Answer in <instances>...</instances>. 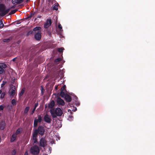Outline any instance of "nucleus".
<instances>
[{
  "mask_svg": "<svg viewBox=\"0 0 155 155\" xmlns=\"http://www.w3.org/2000/svg\"><path fill=\"white\" fill-rule=\"evenodd\" d=\"M50 113L53 118L56 117L57 116H61L62 114L61 109L59 107H57L56 109L54 107H50Z\"/></svg>",
  "mask_w": 155,
  "mask_h": 155,
  "instance_id": "1",
  "label": "nucleus"
},
{
  "mask_svg": "<svg viewBox=\"0 0 155 155\" xmlns=\"http://www.w3.org/2000/svg\"><path fill=\"white\" fill-rule=\"evenodd\" d=\"M9 11V9H5V5L3 4H0V12H1L0 15L2 16H3L8 13Z\"/></svg>",
  "mask_w": 155,
  "mask_h": 155,
  "instance_id": "2",
  "label": "nucleus"
},
{
  "mask_svg": "<svg viewBox=\"0 0 155 155\" xmlns=\"http://www.w3.org/2000/svg\"><path fill=\"white\" fill-rule=\"evenodd\" d=\"M34 132H36L37 134H40L41 136L43 135L45 133V129L44 127L42 126H38V129L35 130Z\"/></svg>",
  "mask_w": 155,
  "mask_h": 155,
  "instance_id": "3",
  "label": "nucleus"
},
{
  "mask_svg": "<svg viewBox=\"0 0 155 155\" xmlns=\"http://www.w3.org/2000/svg\"><path fill=\"white\" fill-rule=\"evenodd\" d=\"M30 151L33 154L35 155L39 153V150L38 147L37 146L35 145L31 147Z\"/></svg>",
  "mask_w": 155,
  "mask_h": 155,
  "instance_id": "4",
  "label": "nucleus"
},
{
  "mask_svg": "<svg viewBox=\"0 0 155 155\" xmlns=\"http://www.w3.org/2000/svg\"><path fill=\"white\" fill-rule=\"evenodd\" d=\"M55 96V97H56V102L57 104L58 105L63 106L65 104V102L60 97H58V94L56 95H53V97Z\"/></svg>",
  "mask_w": 155,
  "mask_h": 155,
  "instance_id": "5",
  "label": "nucleus"
},
{
  "mask_svg": "<svg viewBox=\"0 0 155 155\" xmlns=\"http://www.w3.org/2000/svg\"><path fill=\"white\" fill-rule=\"evenodd\" d=\"M15 87L14 85H11L9 92V94L10 96H14L15 95Z\"/></svg>",
  "mask_w": 155,
  "mask_h": 155,
  "instance_id": "6",
  "label": "nucleus"
},
{
  "mask_svg": "<svg viewBox=\"0 0 155 155\" xmlns=\"http://www.w3.org/2000/svg\"><path fill=\"white\" fill-rule=\"evenodd\" d=\"M7 66L5 64L0 63V74H2L5 72L4 69Z\"/></svg>",
  "mask_w": 155,
  "mask_h": 155,
  "instance_id": "7",
  "label": "nucleus"
},
{
  "mask_svg": "<svg viewBox=\"0 0 155 155\" xmlns=\"http://www.w3.org/2000/svg\"><path fill=\"white\" fill-rule=\"evenodd\" d=\"M44 119V121L48 123H51L52 120L51 117L47 114L45 115Z\"/></svg>",
  "mask_w": 155,
  "mask_h": 155,
  "instance_id": "8",
  "label": "nucleus"
},
{
  "mask_svg": "<svg viewBox=\"0 0 155 155\" xmlns=\"http://www.w3.org/2000/svg\"><path fill=\"white\" fill-rule=\"evenodd\" d=\"M46 141L43 138H41L40 140L39 146L41 147H44L46 144Z\"/></svg>",
  "mask_w": 155,
  "mask_h": 155,
  "instance_id": "9",
  "label": "nucleus"
},
{
  "mask_svg": "<svg viewBox=\"0 0 155 155\" xmlns=\"http://www.w3.org/2000/svg\"><path fill=\"white\" fill-rule=\"evenodd\" d=\"M51 23L52 21L51 19H47L46 23L44 24V28H48L51 25Z\"/></svg>",
  "mask_w": 155,
  "mask_h": 155,
  "instance_id": "10",
  "label": "nucleus"
},
{
  "mask_svg": "<svg viewBox=\"0 0 155 155\" xmlns=\"http://www.w3.org/2000/svg\"><path fill=\"white\" fill-rule=\"evenodd\" d=\"M41 32L40 31H38L35 35V39L37 40H39L41 39Z\"/></svg>",
  "mask_w": 155,
  "mask_h": 155,
  "instance_id": "11",
  "label": "nucleus"
},
{
  "mask_svg": "<svg viewBox=\"0 0 155 155\" xmlns=\"http://www.w3.org/2000/svg\"><path fill=\"white\" fill-rule=\"evenodd\" d=\"M64 99L66 102H71L72 100L71 97L68 94H66L65 96L64 97Z\"/></svg>",
  "mask_w": 155,
  "mask_h": 155,
  "instance_id": "12",
  "label": "nucleus"
},
{
  "mask_svg": "<svg viewBox=\"0 0 155 155\" xmlns=\"http://www.w3.org/2000/svg\"><path fill=\"white\" fill-rule=\"evenodd\" d=\"M68 112H69L70 115H68V120L70 121H72L73 120L74 118L72 116V112L71 110L70 109H68Z\"/></svg>",
  "mask_w": 155,
  "mask_h": 155,
  "instance_id": "13",
  "label": "nucleus"
},
{
  "mask_svg": "<svg viewBox=\"0 0 155 155\" xmlns=\"http://www.w3.org/2000/svg\"><path fill=\"white\" fill-rule=\"evenodd\" d=\"M25 90V88H23L21 90V91L19 92V99H21L22 98V96L24 93Z\"/></svg>",
  "mask_w": 155,
  "mask_h": 155,
  "instance_id": "14",
  "label": "nucleus"
},
{
  "mask_svg": "<svg viewBox=\"0 0 155 155\" xmlns=\"http://www.w3.org/2000/svg\"><path fill=\"white\" fill-rule=\"evenodd\" d=\"M23 131L22 128H20L17 129L15 132V134L16 135L19 134L20 133H21Z\"/></svg>",
  "mask_w": 155,
  "mask_h": 155,
  "instance_id": "15",
  "label": "nucleus"
},
{
  "mask_svg": "<svg viewBox=\"0 0 155 155\" xmlns=\"http://www.w3.org/2000/svg\"><path fill=\"white\" fill-rule=\"evenodd\" d=\"M17 137V136L15 134H13L11 138L10 141L11 142H13L16 139Z\"/></svg>",
  "mask_w": 155,
  "mask_h": 155,
  "instance_id": "16",
  "label": "nucleus"
},
{
  "mask_svg": "<svg viewBox=\"0 0 155 155\" xmlns=\"http://www.w3.org/2000/svg\"><path fill=\"white\" fill-rule=\"evenodd\" d=\"M55 104V102L54 100H52L49 104L48 107H54Z\"/></svg>",
  "mask_w": 155,
  "mask_h": 155,
  "instance_id": "17",
  "label": "nucleus"
},
{
  "mask_svg": "<svg viewBox=\"0 0 155 155\" xmlns=\"http://www.w3.org/2000/svg\"><path fill=\"white\" fill-rule=\"evenodd\" d=\"M41 27L39 26L36 27L33 29V31H41Z\"/></svg>",
  "mask_w": 155,
  "mask_h": 155,
  "instance_id": "18",
  "label": "nucleus"
},
{
  "mask_svg": "<svg viewBox=\"0 0 155 155\" xmlns=\"http://www.w3.org/2000/svg\"><path fill=\"white\" fill-rule=\"evenodd\" d=\"M66 94H65V91H61L60 95L61 97H64L65 96V95H66Z\"/></svg>",
  "mask_w": 155,
  "mask_h": 155,
  "instance_id": "19",
  "label": "nucleus"
},
{
  "mask_svg": "<svg viewBox=\"0 0 155 155\" xmlns=\"http://www.w3.org/2000/svg\"><path fill=\"white\" fill-rule=\"evenodd\" d=\"M38 134L36 132H35L34 131L33 133L32 138L33 140L37 139L36 137L37 136Z\"/></svg>",
  "mask_w": 155,
  "mask_h": 155,
  "instance_id": "20",
  "label": "nucleus"
},
{
  "mask_svg": "<svg viewBox=\"0 0 155 155\" xmlns=\"http://www.w3.org/2000/svg\"><path fill=\"white\" fill-rule=\"evenodd\" d=\"M74 104L77 106H79L80 105V103L77 100V99H76L75 100Z\"/></svg>",
  "mask_w": 155,
  "mask_h": 155,
  "instance_id": "21",
  "label": "nucleus"
},
{
  "mask_svg": "<svg viewBox=\"0 0 155 155\" xmlns=\"http://www.w3.org/2000/svg\"><path fill=\"white\" fill-rule=\"evenodd\" d=\"M5 92H3L2 93L1 96H0V98L1 99H2L5 96Z\"/></svg>",
  "mask_w": 155,
  "mask_h": 155,
  "instance_id": "22",
  "label": "nucleus"
},
{
  "mask_svg": "<svg viewBox=\"0 0 155 155\" xmlns=\"http://www.w3.org/2000/svg\"><path fill=\"white\" fill-rule=\"evenodd\" d=\"M36 120H37L39 122H41L42 120L41 116L40 115H38V119H36Z\"/></svg>",
  "mask_w": 155,
  "mask_h": 155,
  "instance_id": "23",
  "label": "nucleus"
},
{
  "mask_svg": "<svg viewBox=\"0 0 155 155\" xmlns=\"http://www.w3.org/2000/svg\"><path fill=\"white\" fill-rule=\"evenodd\" d=\"M61 60V58H59L55 59L54 61V62L55 63H57L58 62L60 61Z\"/></svg>",
  "mask_w": 155,
  "mask_h": 155,
  "instance_id": "24",
  "label": "nucleus"
},
{
  "mask_svg": "<svg viewBox=\"0 0 155 155\" xmlns=\"http://www.w3.org/2000/svg\"><path fill=\"white\" fill-rule=\"evenodd\" d=\"M58 5H59L58 4H57L54 5L53 7V9L54 10H57L58 9Z\"/></svg>",
  "mask_w": 155,
  "mask_h": 155,
  "instance_id": "25",
  "label": "nucleus"
},
{
  "mask_svg": "<svg viewBox=\"0 0 155 155\" xmlns=\"http://www.w3.org/2000/svg\"><path fill=\"white\" fill-rule=\"evenodd\" d=\"M4 26L2 20H0V28H2Z\"/></svg>",
  "mask_w": 155,
  "mask_h": 155,
  "instance_id": "26",
  "label": "nucleus"
},
{
  "mask_svg": "<svg viewBox=\"0 0 155 155\" xmlns=\"http://www.w3.org/2000/svg\"><path fill=\"white\" fill-rule=\"evenodd\" d=\"M11 39V38H10L7 39H4L3 40V41L5 42H8L10 41Z\"/></svg>",
  "mask_w": 155,
  "mask_h": 155,
  "instance_id": "27",
  "label": "nucleus"
},
{
  "mask_svg": "<svg viewBox=\"0 0 155 155\" xmlns=\"http://www.w3.org/2000/svg\"><path fill=\"white\" fill-rule=\"evenodd\" d=\"M17 11V10H14L11 11L9 13V15H11L15 14Z\"/></svg>",
  "mask_w": 155,
  "mask_h": 155,
  "instance_id": "28",
  "label": "nucleus"
},
{
  "mask_svg": "<svg viewBox=\"0 0 155 155\" xmlns=\"http://www.w3.org/2000/svg\"><path fill=\"white\" fill-rule=\"evenodd\" d=\"M38 122L37 120L36 119L34 120V127H36L37 126Z\"/></svg>",
  "mask_w": 155,
  "mask_h": 155,
  "instance_id": "29",
  "label": "nucleus"
},
{
  "mask_svg": "<svg viewBox=\"0 0 155 155\" xmlns=\"http://www.w3.org/2000/svg\"><path fill=\"white\" fill-rule=\"evenodd\" d=\"M66 86L65 85L63 86L61 89V91H66Z\"/></svg>",
  "mask_w": 155,
  "mask_h": 155,
  "instance_id": "30",
  "label": "nucleus"
},
{
  "mask_svg": "<svg viewBox=\"0 0 155 155\" xmlns=\"http://www.w3.org/2000/svg\"><path fill=\"white\" fill-rule=\"evenodd\" d=\"M64 48H59L58 49V51L60 53L62 52Z\"/></svg>",
  "mask_w": 155,
  "mask_h": 155,
  "instance_id": "31",
  "label": "nucleus"
},
{
  "mask_svg": "<svg viewBox=\"0 0 155 155\" xmlns=\"http://www.w3.org/2000/svg\"><path fill=\"white\" fill-rule=\"evenodd\" d=\"M12 103L13 106H15L16 104V102L15 100V99H13L12 101Z\"/></svg>",
  "mask_w": 155,
  "mask_h": 155,
  "instance_id": "32",
  "label": "nucleus"
},
{
  "mask_svg": "<svg viewBox=\"0 0 155 155\" xmlns=\"http://www.w3.org/2000/svg\"><path fill=\"white\" fill-rule=\"evenodd\" d=\"M29 107H26V108L25 109L24 113V114H26L28 112V111L29 110Z\"/></svg>",
  "mask_w": 155,
  "mask_h": 155,
  "instance_id": "33",
  "label": "nucleus"
},
{
  "mask_svg": "<svg viewBox=\"0 0 155 155\" xmlns=\"http://www.w3.org/2000/svg\"><path fill=\"white\" fill-rule=\"evenodd\" d=\"M40 90L41 91V93L42 95H43L44 92V91H45V90L42 86L41 87Z\"/></svg>",
  "mask_w": 155,
  "mask_h": 155,
  "instance_id": "34",
  "label": "nucleus"
},
{
  "mask_svg": "<svg viewBox=\"0 0 155 155\" xmlns=\"http://www.w3.org/2000/svg\"><path fill=\"white\" fill-rule=\"evenodd\" d=\"M58 27L59 29L61 31V30H62V27L60 24H58Z\"/></svg>",
  "mask_w": 155,
  "mask_h": 155,
  "instance_id": "35",
  "label": "nucleus"
},
{
  "mask_svg": "<svg viewBox=\"0 0 155 155\" xmlns=\"http://www.w3.org/2000/svg\"><path fill=\"white\" fill-rule=\"evenodd\" d=\"M14 4H15L16 3L17 4H18V2H19V0H12Z\"/></svg>",
  "mask_w": 155,
  "mask_h": 155,
  "instance_id": "36",
  "label": "nucleus"
},
{
  "mask_svg": "<svg viewBox=\"0 0 155 155\" xmlns=\"http://www.w3.org/2000/svg\"><path fill=\"white\" fill-rule=\"evenodd\" d=\"M6 83V81H3L2 83L1 84V87H3Z\"/></svg>",
  "mask_w": 155,
  "mask_h": 155,
  "instance_id": "37",
  "label": "nucleus"
},
{
  "mask_svg": "<svg viewBox=\"0 0 155 155\" xmlns=\"http://www.w3.org/2000/svg\"><path fill=\"white\" fill-rule=\"evenodd\" d=\"M34 14H31L27 18H31L33 15H34Z\"/></svg>",
  "mask_w": 155,
  "mask_h": 155,
  "instance_id": "38",
  "label": "nucleus"
},
{
  "mask_svg": "<svg viewBox=\"0 0 155 155\" xmlns=\"http://www.w3.org/2000/svg\"><path fill=\"white\" fill-rule=\"evenodd\" d=\"M36 107H34V108H33V110H32V111H31V114H33L34 113V112L36 109Z\"/></svg>",
  "mask_w": 155,
  "mask_h": 155,
  "instance_id": "39",
  "label": "nucleus"
},
{
  "mask_svg": "<svg viewBox=\"0 0 155 155\" xmlns=\"http://www.w3.org/2000/svg\"><path fill=\"white\" fill-rule=\"evenodd\" d=\"M33 30L32 31H30L28 32V34H32L33 33Z\"/></svg>",
  "mask_w": 155,
  "mask_h": 155,
  "instance_id": "40",
  "label": "nucleus"
},
{
  "mask_svg": "<svg viewBox=\"0 0 155 155\" xmlns=\"http://www.w3.org/2000/svg\"><path fill=\"white\" fill-rule=\"evenodd\" d=\"M12 153V155H15L16 153V151L15 150H13Z\"/></svg>",
  "mask_w": 155,
  "mask_h": 155,
  "instance_id": "41",
  "label": "nucleus"
},
{
  "mask_svg": "<svg viewBox=\"0 0 155 155\" xmlns=\"http://www.w3.org/2000/svg\"><path fill=\"white\" fill-rule=\"evenodd\" d=\"M60 70H59V69H58L56 70V74H58L60 72Z\"/></svg>",
  "mask_w": 155,
  "mask_h": 155,
  "instance_id": "42",
  "label": "nucleus"
},
{
  "mask_svg": "<svg viewBox=\"0 0 155 155\" xmlns=\"http://www.w3.org/2000/svg\"><path fill=\"white\" fill-rule=\"evenodd\" d=\"M5 123H3V124H1V125H3V127H2V128H1V126L0 127L2 128V129H3L4 128H5Z\"/></svg>",
  "mask_w": 155,
  "mask_h": 155,
  "instance_id": "43",
  "label": "nucleus"
},
{
  "mask_svg": "<svg viewBox=\"0 0 155 155\" xmlns=\"http://www.w3.org/2000/svg\"><path fill=\"white\" fill-rule=\"evenodd\" d=\"M24 0H19V2H18V4H21L22 3L23 1Z\"/></svg>",
  "mask_w": 155,
  "mask_h": 155,
  "instance_id": "44",
  "label": "nucleus"
},
{
  "mask_svg": "<svg viewBox=\"0 0 155 155\" xmlns=\"http://www.w3.org/2000/svg\"><path fill=\"white\" fill-rule=\"evenodd\" d=\"M15 8V6L14 5V6H13L11 7H10L9 8H8V9H9V10H10V9H12V8Z\"/></svg>",
  "mask_w": 155,
  "mask_h": 155,
  "instance_id": "45",
  "label": "nucleus"
},
{
  "mask_svg": "<svg viewBox=\"0 0 155 155\" xmlns=\"http://www.w3.org/2000/svg\"><path fill=\"white\" fill-rule=\"evenodd\" d=\"M38 102H37V103H35L34 107H37V106H38Z\"/></svg>",
  "mask_w": 155,
  "mask_h": 155,
  "instance_id": "46",
  "label": "nucleus"
},
{
  "mask_svg": "<svg viewBox=\"0 0 155 155\" xmlns=\"http://www.w3.org/2000/svg\"><path fill=\"white\" fill-rule=\"evenodd\" d=\"M34 140V141H33V143H36L37 142V139H35V140Z\"/></svg>",
  "mask_w": 155,
  "mask_h": 155,
  "instance_id": "47",
  "label": "nucleus"
},
{
  "mask_svg": "<svg viewBox=\"0 0 155 155\" xmlns=\"http://www.w3.org/2000/svg\"><path fill=\"white\" fill-rule=\"evenodd\" d=\"M77 110V108H76V107H75V109H74L72 110V111H75Z\"/></svg>",
  "mask_w": 155,
  "mask_h": 155,
  "instance_id": "48",
  "label": "nucleus"
},
{
  "mask_svg": "<svg viewBox=\"0 0 155 155\" xmlns=\"http://www.w3.org/2000/svg\"><path fill=\"white\" fill-rule=\"evenodd\" d=\"M25 155H28V153L27 151H26L25 153Z\"/></svg>",
  "mask_w": 155,
  "mask_h": 155,
  "instance_id": "49",
  "label": "nucleus"
},
{
  "mask_svg": "<svg viewBox=\"0 0 155 155\" xmlns=\"http://www.w3.org/2000/svg\"><path fill=\"white\" fill-rule=\"evenodd\" d=\"M4 107H0V110H3Z\"/></svg>",
  "mask_w": 155,
  "mask_h": 155,
  "instance_id": "50",
  "label": "nucleus"
},
{
  "mask_svg": "<svg viewBox=\"0 0 155 155\" xmlns=\"http://www.w3.org/2000/svg\"><path fill=\"white\" fill-rule=\"evenodd\" d=\"M55 87V89L56 90H57V88H58V86H55V87Z\"/></svg>",
  "mask_w": 155,
  "mask_h": 155,
  "instance_id": "51",
  "label": "nucleus"
},
{
  "mask_svg": "<svg viewBox=\"0 0 155 155\" xmlns=\"http://www.w3.org/2000/svg\"><path fill=\"white\" fill-rule=\"evenodd\" d=\"M16 58H14L13 59H12V61H15V59H16Z\"/></svg>",
  "mask_w": 155,
  "mask_h": 155,
  "instance_id": "52",
  "label": "nucleus"
},
{
  "mask_svg": "<svg viewBox=\"0 0 155 155\" xmlns=\"http://www.w3.org/2000/svg\"><path fill=\"white\" fill-rule=\"evenodd\" d=\"M2 92V91L1 90H0V94H1Z\"/></svg>",
  "mask_w": 155,
  "mask_h": 155,
  "instance_id": "53",
  "label": "nucleus"
},
{
  "mask_svg": "<svg viewBox=\"0 0 155 155\" xmlns=\"http://www.w3.org/2000/svg\"><path fill=\"white\" fill-rule=\"evenodd\" d=\"M30 0H26V2H28L29 1H30Z\"/></svg>",
  "mask_w": 155,
  "mask_h": 155,
  "instance_id": "54",
  "label": "nucleus"
},
{
  "mask_svg": "<svg viewBox=\"0 0 155 155\" xmlns=\"http://www.w3.org/2000/svg\"><path fill=\"white\" fill-rule=\"evenodd\" d=\"M51 148H49V150L50 151V153L51 152Z\"/></svg>",
  "mask_w": 155,
  "mask_h": 155,
  "instance_id": "55",
  "label": "nucleus"
},
{
  "mask_svg": "<svg viewBox=\"0 0 155 155\" xmlns=\"http://www.w3.org/2000/svg\"><path fill=\"white\" fill-rule=\"evenodd\" d=\"M2 0H0V2H1L2 1Z\"/></svg>",
  "mask_w": 155,
  "mask_h": 155,
  "instance_id": "56",
  "label": "nucleus"
},
{
  "mask_svg": "<svg viewBox=\"0 0 155 155\" xmlns=\"http://www.w3.org/2000/svg\"><path fill=\"white\" fill-rule=\"evenodd\" d=\"M0 107H3V106H2V105H0Z\"/></svg>",
  "mask_w": 155,
  "mask_h": 155,
  "instance_id": "57",
  "label": "nucleus"
},
{
  "mask_svg": "<svg viewBox=\"0 0 155 155\" xmlns=\"http://www.w3.org/2000/svg\"><path fill=\"white\" fill-rule=\"evenodd\" d=\"M1 113H0V116H1Z\"/></svg>",
  "mask_w": 155,
  "mask_h": 155,
  "instance_id": "58",
  "label": "nucleus"
},
{
  "mask_svg": "<svg viewBox=\"0 0 155 155\" xmlns=\"http://www.w3.org/2000/svg\"><path fill=\"white\" fill-rule=\"evenodd\" d=\"M70 107H72V106H71L70 105Z\"/></svg>",
  "mask_w": 155,
  "mask_h": 155,
  "instance_id": "59",
  "label": "nucleus"
},
{
  "mask_svg": "<svg viewBox=\"0 0 155 155\" xmlns=\"http://www.w3.org/2000/svg\"><path fill=\"white\" fill-rule=\"evenodd\" d=\"M46 155H48V154H46Z\"/></svg>",
  "mask_w": 155,
  "mask_h": 155,
  "instance_id": "60",
  "label": "nucleus"
}]
</instances>
